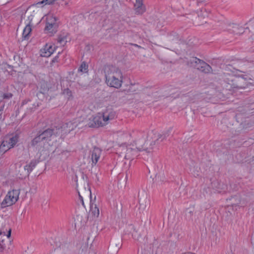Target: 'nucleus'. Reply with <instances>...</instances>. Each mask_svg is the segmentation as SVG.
I'll return each instance as SVG.
<instances>
[{
  "instance_id": "1",
  "label": "nucleus",
  "mask_w": 254,
  "mask_h": 254,
  "mask_svg": "<svg viewBox=\"0 0 254 254\" xmlns=\"http://www.w3.org/2000/svg\"><path fill=\"white\" fill-rule=\"evenodd\" d=\"M103 70L106 83L108 86L117 89L122 86L123 75L120 69L115 66L107 65L104 67Z\"/></svg>"
},
{
  "instance_id": "2",
  "label": "nucleus",
  "mask_w": 254,
  "mask_h": 254,
  "mask_svg": "<svg viewBox=\"0 0 254 254\" xmlns=\"http://www.w3.org/2000/svg\"><path fill=\"white\" fill-rule=\"evenodd\" d=\"M62 132V128L60 127H54L52 128H48L45 130L40 132L39 134L33 139V142H38L42 140H50Z\"/></svg>"
},
{
  "instance_id": "3",
  "label": "nucleus",
  "mask_w": 254,
  "mask_h": 254,
  "mask_svg": "<svg viewBox=\"0 0 254 254\" xmlns=\"http://www.w3.org/2000/svg\"><path fill=\"white\" fill-rule=\"evenodd\" d=\"M19 191L17 190L9 191L1 202L2 207H5L14 204L19 198Z\"/></svg>"
},
{
  "instance_id": "4",
  "label": "nucleus",
  "mask_w": 254,
  "mask_h": 254,
  "mask_svg": "<svg viewBox=\"0 0 254 254\" xmlns=\"http://www.w3.org/2000/svg\"><path fill=\"white\" fill-rule=\"evenodd\" d=\"M17 141L18 137L16 135L6 137L0 145V153H3L13 147Z\"/></svg>"
},
{
  "instance_id": "5",
  "label": "nucleus",
  "mask_w": 254,
  "mask_h": 254,
  "mask_svg": "<svg viewBox=\"0 0 254 254\" xmlns=\"http://www.w3.org/2000/svg\"><path fill=\"white\" fill-rule=\"evenodd\" d=\"M17 141L18 137L16 135L6 137L0 145V153H3L13 147Z\"/></svg>"
},
{
  "instance_id": "6",
  "label": "nucleus",
  "mask_w": 254,
  "mask_h": 254,
  "mask_svg": "<svg viewBox=\"0 0 254 254\" xmlns=\"http://www.w3.org/2000/svg\"><path fill=\"white\" fill-rule=\"evenodd\" d=\"M103 118L104 123L105 126L109 124L110 121L115 119L116 117V112L113 110L107 109L102 114Z\"/></svg>"
},
{
  "instance_id": "7",
  "label": "nucleus",
  "mask_w": 254,
  "mask_h": 254,
  "mask_svg": "<svg viewBox=\"0 0 254 254\" xmlns=\"http://www.w3.org/2000/svg\"><path fill=\"white\" fill-rule=\"evenodd\" d=\"M56 47L52 44H47L44 48L40 50V55L42 57H49L55 51Z\"/></svg>"
},
{
  "instance_id": "8",
  "label": "nucleus",
  "mask_w": 254,
  "mask_h": 254,
  "mask_svg": "<svg viewBox=\"0 0 254 254\" xmlns=\"http://www.w3.org/2000/svg\"><path fill=\"white\" fill-rule=\"evenodd\" d=\"M89 124V126L91 127L99 126L103 127L105 126V124L104 123L103 118L101 113H98L95 116L93 117Z\"/></svg>"
},
{
  "instance_id": "9",
  "label": "nucleus",
  "mask_w": 254,
  "mask_h": 254,
  "mask_svg": "<svg viewBox=\"0 0 254 254\" xmlns=\"http://www.w3.org/2000/svg\"><path fill=\"white\" fill-rule=\"evenodd\" d=\"M101 152V150L98 147H94L92 150L90 151L89 158L91 160L92 166L95 165L98 161Z\"/></svg>"
},
{
  "instance_id": "10",
  "label": "nucleus",
  "mask_w": 254,
  "mask_h": 254,
  "mask_svg": "<svg viewBox=\"0 0 254 254\" xmlns=\"http://www.w3.org/2000/svg\"><path fill=\"white\" fill-rule=\"evenodd\" d=\"M171 129H169L167 130L164 131L162 134H154L153 138L154 139V141H153L151 145H155L156 144H158L160 142H162L165 139H166L170 134Z\"/></svg>"
},
{
  "instance_id": "11",
  "label": "nucleus",
  "mask_w": 254,
  "mask_h": 254,
  "mask_svg": "<svg viewBox=\"0 0 254 254\" xmlns=\"http://www.w3.org/2000/svg\"><path fill=\"white\" fill-rule=\"evenodd\" d=\"M141 149L142 148H140L139 147L137 148V149L132 148L130 147H127L125 158L126 159H132L134 157H136L138 155V151H140Z\"/></svg>"
},
{
  "instance_id": "12",
  "label": "nucleus",
  "mask_w": 254,
  "mask_h": 254,
  "mask_svg": "<svg viewBox=\"0 0 254 254\" xmlns=\"http://www.w3.org/2000/svg\"><path fill=\"white\" fill-rule=\"evenodd\" d=\"M134 10L137 14H142L145 11V7L143 4V0H136L134 4Z\"/></svg>"
},
{
  "instance_id": "13",
  "label": "nucleus",
  "mask_w": 254,
  "mask_h": 254,
  "mask_svg": "<svg viewBox=\"0 0 254 254\" xmlns=\"http://www.w3.org/2000/svg\"><path fill=\"white\" fill-rule=\"evenodd\" d=\"M226 30L231 31L237 35L242 34L244 31L242 27H240L236 24H229Z\"/></svg>"
},
{
  "instance_id": "14",
  "label": "nucleus",
  "mask_w": 254,
  "mask_h": 254,
  "mask_svg": "<svg viewBox=\"0 0 254 254\" xmlns=\"http://www.w3.org/2000/svg\"><path fill=\"white\" fill-rule=\"evenodd\" d=\"M32 31V26L30 24V22L26 24V26L23 30L22 34V38L24 40L29 39L31 36V32Z\"/></svg>"
},
{
  "instance_id": "15",
  "label": "nucleus",
  "mask_w": 254,
  "mask_h": 254,
  "mask_svg": "<svg viewBox=\"0 0 254 254\" xmlns=\"http://www.w3.org/2000/svg\"><path fill=\"white\" fill-rule=\"evenodd\" d=\"M58 25V24H52L51 25L50 23H46L45 30L47 33L53 35L57 32Z\"/></svg>"
},
{
  "instance_id": "16",
  "label": "nucleus",
  "mask_w": 254,
  "mask_h": 254,
  "mask_svg": "<svg viewBox=\"0 0 254 254\" xmlns=\"http://www.w3.org/2000/svg\"><path fill=\"white\" fill-rule=\"evenodd\" d=\"M11 229H8V233L7 234H6L4 232H2V234L1 236H0V252H1L5 249V245L4 243V239H3V237L6 236L7 237L9 238L11 236Z\"/></svg>"
},
{
  "instance_id": "17",
  "label": "nucleus",
  "mask_w": 254,
  "mask_h": 254,
  "mask_svg": "<svg viewBox=\"0 0 254 254\" xmlns=\"http://www.w3.org/2000/svg\"><path fill=\"white\" fill-rule=\"evenodd\" d=\"M202 64L198 68V70L204 73H210L212 72V67L206 63H202Z\"/></svg>"
},
{
  "instance_id": "18",
  "label": "nucleus",
  "mask_w": 254,
  "mask_h": 254,
  "mask_svg": "<svg viewBox=\"0 0 254 254\" xmlns=\"http://www.w3.org/2000/svg\"><path fill=\"white\" fill-rule=\"evenodd\" d=\"M46 21L47 23L50 24H58L57 22V18L52 14H48L46 15Z\"/></svg>"
},
{
  "instance_id": "19",
  "label": "nucleus",
  "mask_w": 254,
  "mask_h": 254,
  "mask_svg": "<svg viewBox=\"0 0 254 254\" xmlns=\"http://www.w3.org/2000/svg\"><path fill=\"white\" fill-rule=\"evenodd\" d=\"M194 209L193 208H187L186 210L185 216L188 221L192 220V216L194 213Z\"/></svg>"
},
{
  "instance_id": "20",
  "label": "nucleus",
  "mask_w": 254,
  "mask_h": 254,
  "mask_svg": "<svg viewBox=\"0 0 254 254\" xmlns=\"http://www.w3.org/2000/svg\"><path fill=\"white\" fill-rule=\"evenodd\" d=\"M90 211L95 217H98L99 215V209L96 204H90Z\"/></svg>"
},
{
  "instance_id": "21",
  "label": "nucleus",
  "mask_w": 254,
  "mask_h": 254,
  "mask_svg": "<svg viewBox=\"0 0 254 254\" xmlns=\"http://www.w3.org/2000/svg\"><path fill=\"white\" fill-rule=\"evenodd\" d=\"M88 66L85 62H83L78 69V72L87 73L88 72Z\"/></svg>"
},
{
  "instance_id": "22",
  "label": "nucleus",
  "mask_w": 254,
  "mask_h": 254,
  "mask_svg": "<svg viewBox=\"0 0 254 254\" xmlns=\"http://www.w3.org/2000/svg\"><path fill=\"white\" fill-rule=\"evenodd\" d=\"M198 60L199 59L196 57H192V58H191L190 59L187 61V64L190 66L195 67L196 64H197Z\"/></svg>"
},
{
  "instance_id": "23",
  "label": "nucleus",
  "mask_w": 254,
  "mask_h": 254,
  "mask_svg": "<svg viewBox=\"0 0 254 254\" xmlns=\"http://www.w3.org/2000/svg\"><path fill=\"white\" fill-rule=\"evenodd\" d=\"M64 97L69 100L72 98V95L71 91L68 88L64 89L62 92Z\"/></svg>"
},
{
  "instance_id": "24",
  "label": "nucleus",
  "mask_w": 254,
  "mask_h": 254,
  "mask_svg": "<svg viewBox=\"0 0 254 254\" xmlns=\"http://www.w3.org/2000/svg\"><path fill=\"white\" fill-rule=\"evenodd\" d=\"M127 231H129V233H131L132 237L134 239H138V237H136V231L133 225H129L128 227Z\"/></svg>"
},
{
  "instance_id": "25",
  "label": "nucleus",
  "mask_w": 254,
  "mask_h": 254,
  "mask_svg": "<svg viewBox=\"0 0 254 254\" xmlns=\"http://www.w3.org/2000/svg\"><path fill=\"white\" fill-rule=\"evenodd\" d=\"M24 171L25 172V175L29 176L32 171L31 163H30L24 167Z\"/></svg>"
},
{
  "instance_id": "26",
  "label": "nucleus",
  "mask_w": 254,
  "mask_h": 254,
  "mask_svg": "<svg viewBox=\"0 0 254 254\" xmlns=\"http://www.w3.org/2000/svg\"><path fill=\"white\" fill-rule=\"evenodd\" d=\"M67 38L66 36H60L59 37L58 42L61 45L64 46L67 42Z\"/></svg>"
},
{
  "instance_id": "27",
  "label": "nucleus",
  "mask_w": 254,
  "mask_h": 254,
  "mask_svg": "<svg viewBox=\"0 0 254 254\" xmlns=\"http://www.w3.org/2000/svg\"><path fill=\"white\" fill-rule=\"evenodd\" d=\"M56 0H43V1H41V2H39L36 3V5H39L41 4H43L44 3H45V4H51L53 3L54 1H56Z\"/></svg>"
},
{
  "instance_id": "28",
  "label": "nucleus",
  "mask_w": 254,
  "mask_h": 254,
  "mask_svg": "<svg viewBox=\"0 0 254 254\" xmlns=\"http://www.w3.org/2000/svg\"><path fill=\"white\" fill-rule=\"evenodd\" d=\"M205 63L203 60H201L199 59L198 61L197 62V64H196L195 68H196L198 70V68L200 67L201 66H202V63Z\"/></svg>"
},
{
  "instance_id": "29",
  "label": "nucleus",
  "mask_w": 254,
  "mask_h": 254,
  "mask_svg": "<svg viewBox=\"0 0 254 254\" xmlns=\"http://www.w3.org/2000/svg\"><path fill=\"white\" fill-rule=\"evenodd\" d=\"M106 0H91L92 1L95 3L97 2H104Z\"/></svg>"
},
{
  "instance_id": "30",
  "label": "nucleus",
  "mask_w": 254,
  "mask_h": 254,
  "mask_svg": "<svg viewBox=\"0 0 254 254\" xmlns=\"http://www.w3.org/2000/svg\"><path fill=\"white\" fill-rule=\"evenodd\" d=\"M79 197H80V200H81V202H82V205H84L83 200V198H82V197L81 196V195H79Z\"/></svg>"
},
{
  "instance_id": "31",
  "label": "nucleus",
  "mask_w": 254,
  "mask_h": 254,
  "mask_svg": "<svg viewBox=\"0 0 254 254\" xmlns=\"http://www.w3.org/2000/svg\"><path fill=\"white\" fill-rule=\"evenodd\" d=\"M205 1V0H198V1H197V3H201V2H203V1Z\"/></svg>"
},
{
  "instance_id": "32",
  "label": "nucleus",
  "mask_w": 254,
  "mask_h": 254,
  "mask_svg": "<svg viewBox=\"0 0 254 254\" xmlns=\"http://www.w3.org/2000/svg\"><path fill=\"white\" fill-rule=\"evenodd\" d=\"M58 56H57V57H56L54 59V60H53V62L58 61H57V60H58Z\"/></svg>"
},
{
  "instance_id": "33",
  "label": "nucleus",
  "mask_w": 254,
  "mask_h": 254,
  "mask_svg": "<svg viewBox=\"0 0 254 254\" xmlns=\"http://www.w3.org/2000/svg\"><path fill=\"white\" fill-rule=\"evenodd\" d=\"M68 2H67V1H65L64 3V5L68 6Z\"/></svg>"
},
{
  "instance_id": "34",
  "label": "nucleus",
  "mask_w": 254,
  "mask_h": 254,
  "mask_svg": "<svg viewBox=\"0 0 254 254\" xmlns=\"http://www.w3.org/2000/svg\"><path fill=\"white\" fill-rule=\"evenodd\" d=\"M11 97V94H10L8 96H6V95H4V97L6 98V97Z\"/></svg>"
},
{
  "instance_id": "35",
  "label": "nucleus",
  "mask_w": 254,
  "mask_h": 254,
  "mask_svg": "<svg viewBox=\"0 0 254 254\" xmlns=\"http://www.w3.org/2000/svg\"><path fill=\"white\" fill-rule=\"evenodd\" d=\"M252 38L253 40H254V34L252 36Z\"/></svg>"
},
{
  "instance_id": "36",
  "label": "nucleus",
  "mask_w": 254,
  "mask_h": 254,
  "mask_svg": "<svg viewBox=\"0 0 254 254\" xmlns=\"http://www.w3.org/2000/svg\"><path fill=\"white\" fill-rule=\"evenodd\" d=\"M2 231H0V236H1L2 234Z\"/></svg>"
},
{
  "instance_id": "37",
  "label": "nucleus",
  "mask_w": 254,
  "mask_h": 254,
  "mask_svg": "<svg viewBox=\"0 0 254 254\" xmlns=\"http://www.w3.org/2000/svg\"><path fill=\"white\" fill-rule=\"evenodd\" d=\"M144 141H145V135H143V142H144Z\"/></svg>"
},
{
  "instance_id": "38",
  "label": "nucleus",
  "mask_w": 254,
  "mask_h": 254,
  "mask_svg": "<svg viewBox=\"0 0 254 254\" xmlns=\"http://www.w3.org/2000/svg\"><path fill=\"white\" fill-rule=\"evenodd\" d=\"M2 114V112L1 111H0V116Z\"/></svg>"
},
{
  "instance_id": "39",
  "label": "nucleus",
  "mask_w": 254,
  "mask_h": 254,
  "mask_svg": "<svg viewBox=\"0 0 254 254\" xmlns=\"http://www.w3.org/2000/svg\"><path fill=\"white\" fill-rule=\"evenodd\" d=\"M253 21V22L254 23V20Z\"/></svg>"
}]
</instances>
